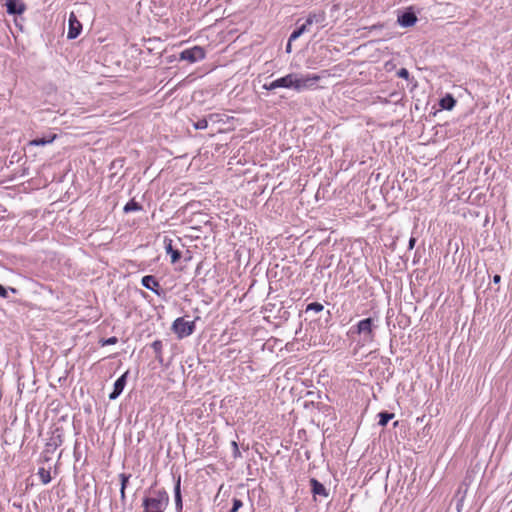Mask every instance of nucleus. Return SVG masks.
Returning a JSON list of instances; mask_svg holds the SVG:
<instances>
[{"label": "nucleus", "instance_id": "f257e3e1", "mask_svg": "<svg viewBox=\"0 0 512 512\" xmlns=\"http://www.w3.org/2000/svg\"><path fill=\"white\" fill-rule=\"evenodd\" d=\"M320 77L318 75H299L297 73H290L284 77L278 78L280 88H293L296 91H302L310 88L318 82Z\"/></svg>", "mask_w": 512, "mask_h": 512}, {"label": "nucleus", "instance_id": "f03ea898", "mask_svg": "<svg viewBox=\"0 0 512 512\" xmlns=\"http://www.w3.org/2000/svg\"><path fill=\"white\" fill-rule=\"evenodd\" d=\"M168 503V495L164 491H158L152 497L143 500L144 512H164Z\"/></svg>", "mask_w": 512, "mask_h": 512}, {"label": "nucleus", "instance_id": "7ed1b4c3", "mask_svg": "<svg viewBox=\"0 0 512 512\" xmlns=\"http://www.w3.org/2000/svg\"><path fill=\"white\" fill-rule=\"evenodd\" d=\"M194 321H187L183 317L177 318L172 324V330L179 339L185 338L194 332Z\"/></svg>", "mask_w": 512, "mask_h": 512}, {"label": "nucleus", "instance_id": "20e7f679", "mask_svg": "<svg viewBox=\"0 0 512 512\" xmlns=\"http://www.w3.org/2000/svg\"><path fill=\"white\" fill-rule=\"evenodd\" d=\"M179 58L189 63H195L205 58V50L200 46H194L183 50Z\"/></svg>", "mask_w": 512, "mask_h": 512}, {"label": "nucleus", "instance_id": "39448f33", "mask_svg": "<svg viewBox=\"0 0 512 512\" xmlns=\"http://www.w3.org/2000/svg\"><path fill=\"white\" fill-rule=\"evenodd\" d=\"M373 327L371 318L363 319L357 324V333L363 336L364 341H372L374 338Z\"/></svg>", "mask_w": 512, "mask_h": 512}, {"label": "nucleus", "instance_id": "423d86ee", "mask_svg": "<svg viewBox=\"0 0 512 512\" xmlns=\"http://www.w3.org/2000/svg\"><path fill=\"white\" fill-rule=\"evenodd\" d=\"M82 29V25L80 21L77 19L76 15L71 12L69 15V31H68V38L74 39L76 38Z\"/></svg>", "mask_w": 512, "mask_h": 512}, {"label": "nucleus", "instance_id": "0eeeda50", "mask_svg": "<svg viewBox=\"0 0 512 512\" xmlns=\"http://www.w3.org/2000/svg\"><path fill=\"white\" fill-rule=\"evenodd\" d=\"M128 371H126L121 377H119L114 383V388L112 393L109 395V399L115 400L123 391L126 385V378L128 375Z\"/></svg>", "mask_w": 512, "mask_h": 512}, {"label": "nucleus", "instance_id": "6e6552de", "mask_svg": "<svg viewBox=\"0 0 512 512\" xmlns=\"http://www.w3.org/2000/svg\"><path fill=\"white\" fill-rule=\"evenodd\" d=\"M311 490L314 496L328 497V492L323 484L317 481L315 478L310 480Z\"/></svg>", "mask_w": 512, "mask_h": 512}, {"label": "nucleus", "instance_id": "1a4fd4ad", "mask_svg": "<svg viewBox=\"0 0 512 512\" xmlns=\"http://www.w3.org/2000/svg\"><path fill=\"white\" fill-rule=\"evenodd\" d=\"M324 20H325V13L324 12L311 13L306 18L305 23H303L302 25H306V28L309 30V26L310 25H312L314 23L321 24V23L324 22Z\"/></svg>", "mask_w": 512, "mask_h": 512}, {"label": "nucleus", "instance_id": "9d476101", "mask_svg": "<svg viewBox=\"0 0 512 512\" xmlns=\"http://www.w3.org/2000/svg\"><path fill=\"white\" fill-rule=\"evenodd\" d=\"M417 21V17L414 13L406 12L398 17V22L403 27H410Z\"/></svg>", "mask_w": 512, "mask_h": 512}, {"label": "nucleus", "instance_id": "9b49d317", "mask_svg": "<svg viewBox=\"0 0 512 512\" xmlns=\"http://www.w3.org/2000/svg\"><path fill=\"white\" fill-rule=\"evenodd\" d=\"M142 285L155 293L157 292V288L159 287L158 281L152 275H147L142 278Z\"/></svg>", "mask_w": 512, "mask_h": 512}, {"label": "nucleus", "instance_id": "f8f14e48", "mask_svg": "<svg viewBox=\"0 0 512 512\" xmlns=\"http://www.w3.org/2000/svg\"><path fill=\"white\" fill-rule=\"evenodd\" d=\"M6 6L9 14H21L25 9L24 5L18 3L16 0H8Z\"/></svg>", "mask_w": 512, "mask_h": 512}, {"label": "nucleus", "instance_id": "ddd939ff", "mask_svg": "<svg viewBox=\"0 0 512 512\" xmlns=\"http://www.w3.org/2000/svg\"><path fill=\"white\" fill-rule=\"evenodd\" d=\"M165 243L166 252L171 255V263L174 264L180 259L181 254L178 250L172 248V240L165 241Z\"/></svg>", "mask_w": 512, "mask_h": 512}, {"label": "nucleus", "instance_id": "4468645a", "mask_svg": "<svg viewBox=\"0 0 512 512\" xmlns=\"http://www.w3.org/2000/svg\"><path fill=\"white\" fill-rule=\"evenodd\" d=\"M57 138L56 134H53L49 137H43V138H37L33 139L29 142L30 146H40V145H46L52 143Z\"/></svg>", "mask_w": 512, "mask_h": 512}, {"label": "nucleus", "instance_id": "2eb2a0df", "mask_svg": "<svg viewBox=\"0 0 512 512\" xmlns=\"http://www.w3.org/2000/svg\"><path fill=\"white\" fill-rule=\"evenodd\" d=\"M174 493H175L176 508H177V510H181L182 509V497H181V490H180V477L178 478V480L176 482Z\"/></svg>", "mask_w": 512, "mask_h": 512}, {"label": "nucleus", "instance_id": "dca6fc26", "mask_svg": "<svg viewBox=\"0 0 512 512\" xmlns=\"http://www.w3.org/2000/svg\"><path fill=\"white\" fill-rule=\"evenodd\" d=\"M455 103V99L450 95L441 100V106L447 110H451L455 106Z\"/></svg>", "mask_w": 512, "mask_h": 512}, {"label": "nucleus", "instance_id": "f3484780", "mask_svg": "<svg viewBox=\"0 0 512 512\" xmlns=\"http://www.w3.org/2000/svg\"><path fill=\"white\" fill-rule=\"evenodd\" d=\"M38 476L43 484H48L51 481L50 472L45 468H39Z\"/></svg>", "mask_w": 512, "mask_h": 512}, {"label": "nucleus", "instance_id": "a211bd4d", "mask_svg": "<svg viewBox=\"0 0 512 512\" xmlns=\"http://www.w3.org/2000/svg\"><path fill=\"white\" fill-rule=\"evenodd\" d=\"M394 417L393 413L381 412L379 414V425L385 426Z\"/></svg>", "mask_w": 512, "mask_h": 512}, {"label": "nucleus", "instance_id": "6ab92c4d", "mask_svg": "<svg viewBox=\"0 0 512 512\" xmlns=\"http://www.w3.org/2000/svg\"><path fill=\"white\" fill-rule=\"evenodd\" d=\"M308 29L306 28V25H301L298 27L297 30H295L289 37L290 41H294L297 38H299L303 33L307 32Z\"/></svg>", "mask_w": 512, "mask_h": 512}, {"label": "nucleus", "instance_id": "aec40b11", "mask_svg": "<svg viewBox=\"0 0 512 512\" xmlns=\"http://www.w3.org/2000/svg\"><path fill=\"white\" fill-rule=\"evenodd\" d=\"M141 209V206L135 202V201H129L125 206H124V211L126 213L128 212H131V211H138Z\"/></svg>", "mask_w": 512, "mask_h": 512}, {"label": "nucleus", "instance_id": "412c9836", "mask_svg": "<svg viewBox=\"0 0 512 512\" xmlns=\"http://www.w3.org/2000/svg\"><path fill=\"white\" fill-rule=\"evenodd\" d=\"M194 128L197 130H203L208 127L207 119H201L193 124Z\"/></svg>", "mask_w": 512, "mask_h": 512}, {"label": "nucleus", "instance_id": "4be33fe9", "mask_svg": "<svg viewBox=\"0 0 512 512\" xmlns=\"http://www.w3.org/2000/svg\"><path fill=\"white\" fill-rule=\"evenodd\" d=\"M310 310L315 311V312H320L323 310V305L320 303H317V302L310 303L307 306V311H310Z\"/></svg>", "mask_w": 512, "mask_h": 512}, {"label": "nucleus", "instance_id": "5701e85b", "mask_svg": "<svg viewBox=\"0 0 512 512\" xmlns=\"http://www.w3.org/2000/svg\"><path fill=\"white\" fill-rule=\"evenodd\" d=\"M119 478H120L121 488L126 489L130 475L121 473L119 475Z\"/></svg>", "mask_w": 512, "mask_h": 512}, {"label": "nucleus", "instance_id": "b1692460", "mask_svg": "<svg viewBox=\"0 0 512 512\" xmlns=\"http://www.w3.org/2000/svg\"><path fill=\"white\" fill-rule=\"evenodd\" d=\"M242 506H243L242 501L240 499L234 498L233 506H232L230 512H237Z\"/></svg>", "mask_w": 512, "mask_h": 512}, {"label": "nucleus", "instance_id": "393cba45", "mask_svg": "<svg viewBox=\"0 0 512 512\" xmlns=\"http://www.w3.org/2000/svg\"><path fill=\"white\" fill-rule=\"evenodd\" d=\"M278 83H279V82H278V79H276V80L272 81V82H271V83H269V84H264V85H263V88H264L265 90H274V89H276V88H280V86H279V84H278Z\"/></svg>", "mask_w": 512, "mask_h": 512}, {"label": "nucleus", "instance_id": "a878e982", "mask_svg": "<svg viewBox=\"0 0 512 512\" xmlns=\"http://www.w3.org/2000/svg\"><path fill=\"white\" fill-rule=\"evenodd\" d=\"M118 342V339L116 337H110L108 339H105V340H102L101 341V345L102 346H107V345H114Z\"/></svg>", "mask_w": 512, "mask_h": 512}, {"label": "nucleus", "instance_id": "bb28decb", "mask_svg": "<svg viewBox=\"0 0 512 512\" xmlns=\"http://www.w3.org/2000/svg\"><path fill=\"white\" fill-rule=\"evenodd\" d=\"M397 75L398 77L400 78H404V79H408L409 78V72L406 68H401L398 72H397Z\"/></svg>", "mask_w": 512, "mask_h": 512}, {"label": "nucleus", "instance_id": "cd10ccee", "mask_svg": "<svg viewBox=\"0 0 512 512\" xmlns=\"http://www.w3.org/2000/svg\"><path fill=\"white\" fill-rule=\"evenodd\" d=\"M0 296L3 298L7 297V291L1 284H0Z\"/></svg>", "mask_w": 512, "mask_h": 512}, {"label": "nucleus", "instance_id": "c85d7f7f", "mask_svg": "<svg viewBox=\"0 0 512 512\" xmlns=\"http://www.w3.org/2000/svg\"><path fill=\"white\" fill-rule=\"evenodd\" d=\"M415 239L414 238H411L410 241H409V249H413L414 245H415Z\"/></svg>", "mask_w": 512, "mask_h": 512}, {"label": "nucleus", "instance_id": "c756f323", "mask_svg": "<svg viewBox=\"0 0 512 512\" xmlns=\"http://www.w3.org/2000/svg\"><path fill=\"white\" fill-rule=\"evenodd\" d=\"M120 495H121V500H122V501H124V500H125V497H126V495H125V489H123V488H121V489H120Z\"/></svg>", "mask_w": 512, "mask_h": 512}, {"label": "nucleus", "instance_id": "7c9ffc66", "mask_svg": "<svg viewBox=\"0 0 512 512\" xmlns=\"http://www.w3.org/2000/svg\"><path fill=\"white\" fill-rule=\"evenodd\" d=\"M500 280H501V277H500L499 275H495V276L493 277V282H494V283H496V284H497V283H499V282H500Z\"/></svg>", "mask_w": 512, "mask_h": 512}, {"label": "nucleus", "instance_id": "2f4dec72", "mask_svg": "<svg viewBox=\"0 0 512 512\" xmlns=\"http://www.w3.org/2000/svg\"><path fill=\"white\" fill-rule=\"evenodd\" d=\"M291 42H292V41H290V40H289V41H288V44H287V46H286V51H287L288 53H290V52H291Z\"/></svg>", "mask_w": 512, "mask_h": 512}, {"label": "nucleus", "instance_id": "473e14b6", "mask_svg": "<svg viewBox=\"0 0 512 512\" xmlns=\"http://www.w3.org/2000/svg\"><path fill=\"white\" fill-rule=\"evenodd\" d=\"M159 344H160V342L156 341V342H154V344H153V345H154L155 347H158V345H159Z\"/></svg>", "mask_w": 512, "mask_h": 512}]
</instances>
